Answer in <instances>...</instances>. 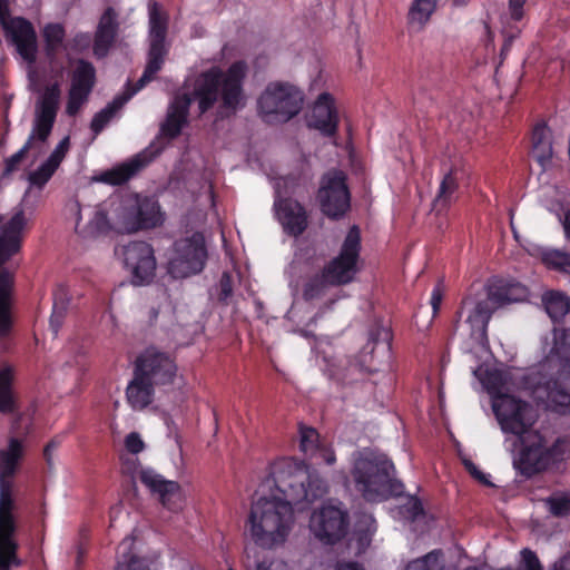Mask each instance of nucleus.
Here are the masks:
<instances>
[{"label":"nucleus","mask_w":570,"mask_h":570,"mask_svg":"<svg viewBox=\"0 0 570 570\" xmlns=\"http://www.w3.org/2000/svg\"><path fill=\"white\" fill-rule=\"evenodd\" d=\"M248 73L245 60H236L226 70L214 66L196 78L193 98L198 102L199 116L218 104L216 116L228 119L246 106L244 83Z\"/></svg>","instance_id":"f257e3e1"},{"label":"nucleus","mask_w":570,"mask_h":570,"mask_svg":"<svg viewBox=\"0 0 570 570\" xmlns=\"http://www.w3.org/2000/svg\"><path fill=\"white\" fill-rule=\"evenodd\" d=\"M361 230L353 225L337 256L330 259L320 272L308 275L302 287V297L312 302L323 297L331 287H341L355 281L360 272Z\"/></svg>","instance_id":"f03ea898"},{"label":"nucleus","mask_w":570,"mask_h":570,"mask_svg":"<svg viewBox=\"0 0 570 570\" xmlns=\"http://www.w3.org/2000/svg\"><path fill=\"white\" fill-rule=\"evenodd\" d=\"M392 461L383 453L363 449L354 454L351 475L355 489L367 502H380L402 493Z\"/></svg>","instance_id":"7ed1b4c3"},{"label":"nucleus","mask_w":570,"mask_h":570,"mask_svg":"<svg viewBox=\"0 0 570 570\" xmlns=\"http://www.w3.org/2000/svg\"><path fill=\"white\" fill-rule=\"evenodd\" d=\"M26 227L23 209L17 210L4 223L0 215V267L21 252ZM13 287L14 273L8 268H0V340L8 338L11 333Z\"/></svg>","instance_id":"20e7f679"},{"label":"nucleus","mask_w":570,"mask_h":570,"mask_svg":"<svg viewBox=\"0 0 570 570\" xmlns=\"http://www.w3.org/2000/svg\"><path fill=\"white\" fill-rule=\"evenodd\" d=\"M294 510L288 502L273 495L259 498L248 515L252 540L263 549H272L287 539L294 524Z\"/></svg>","instance_id":"39448f33"},{"label":"nucleus","mask_w":570,"mask_h":570,"mask_svg":"<svg viewBox=\"0 0 570 570\" xmlns=\"http://www.w3.org/2000/svg\"><path fill=\"white\" fill-rule=\"evenodd\" d=\"M149 49L147 55V63L142 76L131 86L127 85L126 89L109 102V119L122 108V106L141 88L150 82L157 72L163 68L168 47L166 37L168 31L169 17L161 6L154 1L149 4Z\"/></svg>","instance_id":"423d86ee"},{"label":"nucleus","mask_w":570,"mask_h":570,"mask_svg":"<svg viewBox=\"0 0 570 570\" xmlns=\"http://www.w3.org/2000/svg\"><path fill=\"white\" fill-rule=\"evenodd\" d=\"M521 449L513 461L514 469L525 478H532L549 470L552 465L564 460L570 451V439L559 436L548 446L544 435L539 431H530L519 438Z\"/></svg>","instance_id":"0eeeda50"},{"label":"nucleus","mask_w":570,"mask_h":570,"mask_svg":"<svg viewBox=\"0 0 570 570\" xmlns=\"http://www.w3.org/2000/svg\"><path fill=\"white\" fill-rule=\"evenodd\" d=\"M23 456V444L18 438H10L7 449L0 450V544H18L16 540L17 524L12 510L14 502L9 481L17 471Z\"/></svg>","instance_id":"6e6552de"},{"label":"nucleus","mask_w":570,"mask_h":570,"mask_svg":"<svg viewBox=\"0 0 570 570\" xmlns=\"http://www.w3.org/2000/svg\"><path fill=\"white\" fill-rule=\"evenodd\" d=\"M273 480L282 502H288L292 508L296 505L298 510L327 493V484L322 478L296 466L277 469L273 472Z\"/></svg>","instance_id":"1a4fd4ad"},{"label":"nucleus","mask_w":570,"mask_h":570,"mask_svg":"<svg viewBox=\"0 0 570 570\" xmlns=\"http://www.w3.org/2000/svg\"><path fill=\"white\" fill-rule=\"evenodd\" d=\"M302 89L286 81L269 82L257 99V111L264 121L287 122L303 109Z\"/></svg>","instance_id":"9d476101"},{"label":"nucleus","mask_w":570,"mask_h":570,"mask_svg":"<svg viewBox=\"0 0 570 570\" xmlns=\"http://www.w3.org/2000/svg\"><path fill=\"white\" fill-rule=\"evenodd\" d=\"M61 90L58 82L46 87L41 95L35 112V120L31 134L26 144L13 155H11L4 165V173L10 174L18 170L21 161L30 150L33 141L46 142L52 131L56 122Z\"/></svg>","instance_id":"9b49d317"},{"label":"nucleus","mask_w":570,"mask_h":570,"mask_svg":"<svg viewBox=\"0 0 570 570\" xmlns=\"http://www.w3.org/2000/svg\"><path fill=\"white\" fill-rule=\"evenodd\" d=\"M163 220L159 204L153 197L127 193L115 208V228L119 233L153 229L160 226Z\"/></svg>","instance_id":"f8f14e48"},{"label":"nucleus","mask_w":570,"mask_h":570,"mask_svg":"<svg viewBox=\"0 0 570 570\" xmlns=\"http://www.w3.org/2000/svg\"><path fill=\"white\" fill-rule=\"evenodd\" d=\"M529 295L528 288L517 282L497 279L488 286L487 297L476 303L468 322L476 328L480 336H487V327L492 314L508 304L522 302Z\"/></svg>","instance_id":"ddd939ff"},{"label":"nucleus","mask_w":570,"mask_h":570,"mask_svg":"<svg viewBox=\"0 0 570 570\" xmlns=\"http://www.w3.org/2000/svg\"><path fill=\"white\" fill-rule=\"evenodd\" d=\"M208 257L203 233L195 232L191 236L174 243V256L168 262V274L174 278H186L199 274Z\"/></svg>","instance_id":"4468645a"},{"label":"nucleus","mask_w":570,"mask_h":570,"mask_svg":"<svg viewBox=\"0 0 570 570\" xmlns=\"http://www.w3.org/2000/svg\"><path fill=\"white\" fill-rule=\"evenodd\" d=\"M495 417L504 433L519 438L533 431L537 413L532 405L510 394H501L492 402Z\"/></svg>","instance_id":"2eb2a0df"},{"label":"nucleus","mask_w":570,"mask_h":570,"mask_svg":"<svg viewBox=\"0 0 570 570\" xmlns=\"http://www.w3.org/2000/svg\"><path fill=\"white\" fill-rule=\"evenodd\" d=\"M115 255L130 273L134 285L149 284L154 279L157 263L150 244L142 240L130 242L115 248Z\"/></svg>","instance_id":"dca6fc26"},{"label":"nucleus","mask_w":570,"mask_h":570,"mask_svg":"<svg viewBox=\"0 0 570 570\" xmlns=\"http://www.w3.org/2000/svg\"><path fill=\"white\" fill-rule=\"evenodd\" d=\"M342 170L325 174L317 191L321 210L331 219H341L351 208V194Z\"/></svg>","instance_id":"f3484780"},{"label":"nucleus","mask_w":570,"mask_h":570,"mask_svg":"<svg viewBox=\"0 0 570 570\" xmlns=\"http://www.w3.org/2000/svg\"><path fill=\"white\" fill-rule=\"evenodd\" d=\"M309 528L316 539L333 546L344 539L348 532V512L333 504H324L312 513Z\"/></svg>","instance_id":"a211bd4d"},{"label":"nucleus","mask_w":570,"mask_h":570,"mask_svg":"<svg viewBox=\"0 0 570 570\" xmlns=\"http://www.w3.org/2000/svg\"><path fill=\"white\" fill-rule=\"evenodd\" d=\"M170 356L156 348H147L136 361V371L156 385L170 384L176 375Z\"/></svg>","instance_id":"6ab92c4d"},{"label":"nucleus","mask_w":570,"mask_h":570,"mask_svg":"<svg viewBox=\"0 0 570 570\" xmlns=\"http://www.w3.org/2000/svg\"><path fill=\"white\" fill-rule=\"evenodd\" d=\"M6 39L11 42L19 56L29 65L37 60L38 42L33 24L23 17H13L3 28Z\"/></svg>","instance_id":"aec40b11"},{"label":"nucleus","mask_w":570,"mask_h":570,"mask_svg":"<svg viewBox=\"0 0 570 570\" xmlns=\"http://www.w3.org/2000/svg\"><path fill=\"white\" fill-rule=\"evenodd\" d=\"M139 480L154 494L158 495L164 508L171 512L183 510L184 497L178 482L165 480L153 469H142L139 472Z\"/></svg>","instance_id":"412c9836"},{"label":"nucleus","mask_w":570,"mask_h":570,"mask_svg":"<svg viewBox=\"0 0 570 570\" xmlns=\"http://www.w3.org/2000/svg\"><path fill=\"white\" fill-rule=\"evenodd\" d=\"M70 210L76 214L75 230L82 238H97L107 233V206L104 202L82 208L78 200H73Z\"/></svg>","instance_id":"4be33fe9"},{"label":"nucleus","mask_w":570,"mask_h":570,"mask_svg":"<svg viewBox=\"0 0 570 570\" xmlns=\"http://www.w3.org/2000/svg\"><path fill=\"white\" fill-rule=\"evenodd\" d=\"M338 121L334 97L328 92L321 94L306 117L307 127L318 130L324 137H335Z\"/></svg>","instance_id":"5701e85b"},{"label":"nucleus","mask_w":570,"mask_h":570,"mask_svg":"<svg viewBox=\"0 0 570 570\" xmlns=\"http://www.w3.org/2000/svg\"><path fill=\"white\" fill-rule=\"evenodd\" d=\"M274 209L283 230L288 236L298 237L308 227V215L305 207L292 197H277Z\"/></svg>","instance_id":"b1692460"},{"label":"nucleus","mask_w":570,"mask_h":570,"mask_svg":"<svg viewBox=\"0 0 570 570\" xmlns=\"http://www.w3.org/2000/svg\"><path fill=\"white\" fill-rule=\"evenodd\" d=\"M191 96L188 94L176 95L169 104L164 121L160 124V135L164 138L174 140L180 136L183 129L188 125Z\"/></svg>","instance_id":"393cba45"},{"label":"nucleus","mask_w":570,"mask_h":570,"mask_svg":"<svg viewBox=\"0 0 570 570\" xmlns=\"http://www.w3.org/2000/svg\"><path fill=\"white\" fill-rule=\"evenodd\" d=\"M534 394L554 412L560 414L570 413V392L557 380L547 381L543 385L538 386Z\"/></svg>","instance_id":"a878e982"},{"label":"nucleus","mask_w":570,"mask_h":570,"mask_svg":"<svg viewBox=\"0 0 570 570\" xmlns=\"http://www.w3.org/2000/svg\"><path fill=\"white\" fill-rule=\"evenodd\" d=\"M153 161L151 154L147 150L135 155L132 158L116 165L109 169V185H122L136 176Z\"/></svg>","instance_id":"bb28decb"},{"label":"nucleus","mask_w":570,"mask_h":570,"mask_svg":"<svg viewBox=\"0 0 570 570\" xmlns=\"http://www.w3.org/2000/svg\"><path fill=\"white\" fill-rule=\"evenodd\" d=\"M16 380V368L13 365L6 364L0 367V413L13 414L19 410V403L14 393L13 384Z\"/></svg>","instance_id":"cd10ccee"},{"label":"nucleus","mask_w":570,"mask_h":570,"mask_svg":"<svg viewBox=\"0 0 570 570\" xmlns=\"http://www.w3.org/2000/svg\"><path fill=\"white\" fill-rule=\"evenodd\" d=\"M532 156L542 166L551 163L553 150L551 131L544 122H539L532 130Z\"/></svg>","instance_id":"c85d7f7f"},{"label":"nucleus","mask_w":570,"mask_h":570,"mask_svg":"<svg viewBox=\"0 0 570 570\" xmlns=\"http://www.w3.org/2000/svg\"><path fill=\"white\" fill-rule=\"evenodd\" d=\"M154 385L135 371V379L127 387V399L134 409L142 410L153 402Z\"/></svg>","instance_id":"c756f323"},{"label":"nucleus","mask_w":570,"mask_h":570,"mask_svg":"<svg viewBox=\"0 0 570 570\" xmlns=\"http://www.w3.org/2000/svg\"><path fill=\"white\" fill-rule=\"evenodd\" d=\"M459 174L458 168H451L443 177L439 193L433 202L434 208L438 212L446 209L454 199V194L459 188Z\"/></svg>","instance_id":"7c9ffc66"},{"label":"nucleus","mask_w":570,"mask_h":570,"mask_svg":"<svg viewBox=\"0 0 570 570\" xmlns=\"http://www.w3.org/2000/svg\"><path fill=\"white\" fill-rule=\"evenodd\" d=\"M96 80V70L91 62L79 59L71 75L70 89L90 94Z\"/></svg>","instance_id":"2f4dec72"},{"label":"nucleus","mask_w":570,"mask_h":570,"mask_svg":"<svg viewBox=\"0 0 570 570\" xmlns=\"http://www.w3.org/2000/svg\"><path fill=\"white\" fill-rule=\"evenodd\" d=\"M436 10V0H413L406 14L407 24L423 30Z\"/></svg>","instance_id":"473e14b6"},{"label":"nucleus","mask_w":570,"mask_h":570,"mask_svg":"<svg viewBox=\"0 0 570 570\" xmlns=\"http://www.w3.org/2000/svg\"><path fill=\"white\" fill-rule=\"evenodd\" d=\"M543 304L548 315L558 322L570 312V299L560 292L551 291L543 296Z\"/></svg>","instance_id":"72a5a7b5"},{"label":"nucleus","mask_w":570,"mask_h":570,"mask_svg":"<svg viewBox=\"0 0 570 570\" xmlns=\"http://www.w3.org/2000/svg\"><path fill=\"white\" fill-rule=\"evenodd\" d=\"M548 511L554 518H566L570 515V495L562 492L553 493L543 500Z\"/></svg>","instance_id":"f704fd0d"},{"label":"nucleus","mask_w":570,"mask_h":570,"mask_svg":"<svg viewBox=\"0 0 570 570\" xmlns=\"http://www.w3.org/2000/svg\"><path fill=\"white\" fill-rule=\"evenodd\" d=\"M441 556V550L431 551L409 562L405 570H444V564L440 559Z\"/></svg>","instance_id":"c9c22d12"},{"label":"nucleus","mask_w":570,"mask_h":570,"mask_svg":"<svg viewBox=\"0 0 570 570\" xmlns=\"http://www.w3.org/2000/svg\"><path fill=\"white\" fill-rule=\"evenodd\" d=\"M299 448L305 454L314 453V451L320 446V434L316 429L311 426L301 425L299 426Z\"/></svg>","instance_id":"e433bc0d"},{"label":"nucleus","mask_w":570,"mask_h":570,"mask_svg":"<svg viewBox=\"0 0 570 570\" xmlns=\"http://www.w3.org/2000/svg\"><path fill=\"white\" fill-rule=\"evenodd\" d=\"M66 32L60 23H48L43 29V38L48 50H56L63 42Z\"/></svg>","instance_id":"4c0bfd02"},{"label":"nucleus","mask_w":570,"mask_h":570,"mask_svg":"<svg viewBox=\"0 0 570 570\" xmlns=\"http://www.w3.org/2000/svg\"><path fill=\"white\" fill-rule=\"evenodd\" d=\"M57 168L46 160L43 164L40 165V167L37 170L30 173V185L41 190L53 176Z\"/></svg>","instance_id":"58836bf2"},{"label":"nucleus","mask_w":570,"mask_h":570,"mask_svg":"<svg viewBox=\"0 0 570 570\" xmlns=\"http://www.w3.org/2000/svg\"><path fill=\"white\" fill-rule=\"evenodd\" d=\"M0 544V570H11L12 567H20L22 561L18 557L19 544Z\"/></svg>","instance_id":"ea45409f"},{"label":"nucleus","mask_w":570,"mask_h":570,"mask_svg":"<svg viewBox=\"0 0 570 570\" xmlns=\"http://www.w3.org/2000/svg\"><path fill=\"white\" fill-rule=\"evenodd\" d=\"M94 49L98 57L107 56V9L101 12Z\"/></svg>","instance_id":"a19ab883"},{"label":"nucleus","mask_w":570,"mask_h":570,"mask_svg":"<svg viewBox=\"0 0 570 570\" xmlns=\"http://www.w3.org/2000/svg\"><path fill=\"white\" fill-rule=\"evenodd\" d=\"M392 338H393V335H392V332H391V330L389 327L384 326L380 322H375L372 325V327L370 330V341L373 344L385 343L387 350H390L391 348Z\"/></svg>","instance_id":"79ce46f5"},{"label":"nucleus","mask_w":570,"mask_h":570,"mask_svg":"<svg viewBox=\"0 0 570 570\" xmlns=\"http://www.w3.org/2000/svg\"><path fill=\"white\" fill-rule=\"evenodd\" d=\"M484 385L487 390L493 395V400H495L499 395L504 394L502 392L504 387V380L502 373L499 371L487 372Z\"/></svg>","instance_id":"37998d69"},{"label":"nucleus","mask_w":570,"mask_h":570,"mask_svg":"<svg viewBox=\"0 0 570 570\" xmlns=\"http://www.w3.org/2000/svg\"><path fill=\"white\" fill-rule=\"evenodd\" d=\"M89 94L69 89L66 112L68 116H76L82 104L87 100Z\"/></svg>","instance_id":"c03bdc74"},{"label":"nucleus","mask_w":570,"mask_h":570,"mask_svg":"<svg viewBox=\"0 0 570 570\" xmlns=\"http://www.w3.org/2000/svg\"><path fill=\"white\" fill-rule=\"evenodd\" d=\"M218 295L217 299L219 303L227 305L228 299L233 295V279L232 275L228 272H224L220 276L219 283H218Z\"/></svg>","instance_id":"a18cd8bd"},{"label":"nucleus","mask_w":570,"mask_h":570,"mask_svg":"<svg viewBox=\"0 0 570 570\" xmlns=\"http://www.w3.org/2000/svg\"><path fill=\"white\" fill-rule=\"evenodd\" d=\"M514 570H543L537 554L525 548L521 551V562Z\"/></svg>","instance_id":"49530a36"},{"label":"nucleus","mask_w":570,"mask_h":570,"mask_svg":"<svg viewBox=\"0 0 570 570\" xmlns=\"http://www.w3.org/2000/svg\"><path fill=\"white\" fill-rule=\"evenodd\" d=\"M70 147V138L67 136L62 138L59 144L56 146L47 161H49L56 168L59 167L60 163L65 158L68 149Z\"/></svg>","instance_id":"de8ad7c7"},{"label":"nucleus","mask_w":570,"mask_h":570,"mask_svg":"<svg viewBox=\"0 0 570 570\" xmlns=\"http://www.w3.org/2000/svg\"><path fill=\"white\" fill-rule=\"evenodd\" d=\"M464 466L466 471L471 474L473 479H475L479 483L485 487H492L493 484L489 480L485 473H483L479 468L470 460H464Z\"/></svg>","instance_id":"09e8293b"},{"label":"nucleus","mask_w":570,"mask_h":570,"mask_svg":"<svg viewBox=\"0 0 570 570\" xmlns=\"http://www.w3.org/2000/svg\"><path fill=\"white\" fill-rule=\"evenodd\" d=\"M109 49L114 47L118 41L119 36V22L117 20V13L112 8L109 7Z\"/></svg>","instance_id":"8fccbe9b"},{"label":"nucleus","mask_w":570,"mask_h":570,"mask_svg":"<svg viewBox=\"0 0 570 570\" xmlns=\"http://www.w3.org/2000/svg\"><path fill=\"white\" fill-rule=\"evenodd\" d=\"M66 312L67 311H65L62 303L58 304V306L52 308V313L50 316V328L52 330L55 336L58 334V331L62 325Z\"/></svg>","instance_id":"3c124183"},{"label":"nucleus","mask_w":570,"mask_h":570,"mask_svg":"<svg viewBox=\"0 0 570 570\" xmlns=\"http://www.w3.org/2000/svg\"><path fill=\"white\" fill-rule=\"evenodd\" d=\"M125 445L128 452L132 454H137L141 452L145 448L144 441L140 435L136 432H131L126 436Z\"/></svg>","instance_id":"603ef678"},{"label":"nucleus","mask_w":570,"mask_h":570,"mask_svg":"<svg viewBox=\"0 0 570 570\" xmlns=\"http://www.w3.org/2000/svg\"><path fill=\"white\" fill-rule=\"evenodd\" d=\"M317 458L322 459L324 463L327 465H333L336 462V455L334 450L331 446H326L324 444H320V446L314 451Z\"/></svg>","instance_id":"864d4df0"},{"label":"nucleus","mask_w":570,"mask_h":570,"mask_svg":"<svg viewBox=\"0 0 570 570\" xmlns=\"http://www.w3.org/2000/svg\"><path fill=\"white\" fill-rule=\"evenodd\" d=\"M106 125H107V107L100 109V111L94 117L90 127L95 134H99L104 130Z\"/></svg>","instance_id":"5fc2aeb1"},{"label":"nucleus","mask_w":570,"mask_h":570,"mask_svg":"<svg viewBox=\"0 0 570 570\" xmlns=\"http://www.w3.org/2000/svg\"><path fill=\"white\" fill-rule=\"evenodd\" d=\"M53 305L52 308L58 306V304L62 303V306L65 307V311L68 308L69 299H68V293L65 286L59 285L53 291Z\"/></svg>","instance_id":"6e6d98bb"},{"label":"nucleus","mask_w":570,"mask_h":570,"mask_svg":"<svg viewBox=\"0 0 570 570\" xmlns=\"http://www.w3.org/2000/svg\"><path fill=\"white\" fill-rule=\"evenodd\" d=\"M527 0H509L511 19L520 21L523 18V6Z\"/></svg>","instance_id":"4d7b16f0"},{"label":"nucleus","mask_w":570,"mask_h":570,"mask_svg":"<svg viewBox=\"0 0 570 570\" xmlns=\"http://www.w3.org/2000/svg\"><path fill=\"white\" fill-rule=\"evenodd\" d=\"M442 298H443V291L442 288L440 287V285H438L433 293H432V297H431V305H432V309H433V315H436L440 311V306H441V303H442Z\"/></svg>","instance_id":"13d9d810"},{"label":"nucleus","mask_w":570,"mask_h":570,"mask_svg":"<svg viewBox=\"0 0 570 570\" xmlns=\"http://www.w3.org/2000/svg\"><path fill=\"white\" fill-rule=\"evenodd\" d=\"M7 0H0V24L3 28L12 20Z\"/></svg>","instance_id":"bf43d9fd"},{"label":"nucleus","mask_w":570,"mask_h":570,"mask_svg":"<svg viewBox=\"0 0 570 570\" xmlns=\"http://www.w3.org/2000/svg\"><path fill=\"white\" fill-rule=\"evenodd\" d=\"M569 345L570 351V328H564L561 331L559 337L556 341L554 350L559 351L560 346Z\"/></svg>","instance_id":"052dcab7"},{"label":"nucleus","mask_w":570,"mask_h":570,"mask_svg":"<svg viewBox=\"0 0 570 570\" xmlns=\"http://www.w3.org/2000/svg\"><path fill=\"white\" fill-rule=\"evenodd\" d=\"M551 570H570V553L556 561Z\"/></svg>","instance_id":"680f3d73"},{"label":"nucleus","mask_w":570,"mask_h":570,"mask_svg":"<svg viewBox=\"0 0 570 570\" xmlns=\"http://www.w3.org/2000/svg\"><path fill=\"white\" fill-rule=\"evenodd\" d=\"M335 570H365L362 564L355 561L337 562Z\"/></svg>","instance_id":"e2e57ef3"},{"label":"nucleus","mask_w":570,"mask_h":570,"mask_svg":"<svg viewBox=\"0 0 570 570\" xmlns=\"http://www.w3.org/2000/svg\"><path fill=\"white\" fill-rule=\"evenodd\" d=\"M513 41H514V39H512L511 36H503V45H502V48L500 51L501 60L505 59V57L508 56V53L513 45Z\"/></svg>","instance_id":"0e129e2a"},{"label":"nucleus","mask_w":570,"mask_h":570,"mask_svg":"<svg viewBox=\"0 0 570 570\" xmlns=\"http://www.w3.org/2000/svg\"><path fill=\"white\" fill-rule=\"evenodd\" d=\"M160 313V306L159 305H153L150 306L148 311V323L150 326L155 325L157 323L158 316Z\"/></svg>","instance_id":"69168bd1"},{"label":"nucleus","mask_w":570,"mask_h":570,"mask_svg":"<svg viewBox=\"0 0 570 570\" xmlns=\"http://www.w3.org/2000/svg\"><path fill=\"white\" fill-rule=\"evenodd\" d=\"M126 570H149V568L144 562L132 558L127 564Z\"/></svg>","instance_id":"338daca9"},{"label":"nucleus","mask_w":570,"mask_h":570,"mask_svg":"<svg viewBox=\"0 0 570 570\" xmlns=\"http://www.w3.org/2000/svg\"><path fill=\"white\" fill-rule=\"evenodd\" d=\"M563 229L566 238L570 242V209L564 214Z\"/></svg>","instance_id":"774afa93"}]
</instances>
